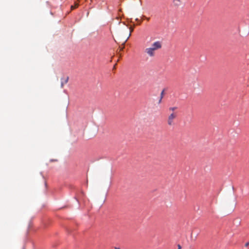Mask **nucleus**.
<instances>
[{
	"label": "nucleus",
	"mask_w": 249,
	"mask_h": 249,
	"mask_svg": "<svg viewBox=\"0 0 249 249\" xmlns=\"http://www.w3.org/2000/svg\"><path fill=\"white\" fill-rule=\"evenodd\" d=\"M161 100H162V99H161V98H160V99L159 100V103H160L161 102Z\"/></svg>",
	"instance_id": "10"
},
{
	"label": "nucleus",
	"mask_w": 249,
	"mask_h": 249,
	"mask_svg": "<svg viewBox=\"0 0 249 249\" xmlns=\"http://www.w3.org/2000/svg\"><path fill=\"white\" fill-rule=\"evenodd\" d=\"M132 31H133V29H131V30H130V33H131V32H132Z\"/></svg>",
	"instance_id": "13"
},
{
	"label": "nucleus",
	"mask_w": 249,
	"mask_h": 249,
	"mask_svg": "<svg viewBox=\"0 0 249 249\" xmlns=\"http://www.w3.org/2000/svg\"><path fill=\"white\" fill-rule=\"evenodd\" d=\"M163 95H164V90H162L160 93V98H161V99H162L163 97Z\"/></svg>",
	"instance_id": "7"
},
{
	"label": "nucleus",
	"mask_w": 249,
	"mask_h": 249,
	"mask_svg": "<svg viewBox=\"0 0 249 249\" xmlns=\"http://www.w3.org/2000/svg\"><path fill=\"white\" fill-rule=\"evenodd\" d=\"M161 47V43L159 41H157L154 42L150 47L146 48L145 50V52L148 56L153 57L155 55V51L160 49Z\"/></svg>",
	"instance_id": "1"
},
{
	"label": "nucleus",
	"mask_w": 249,
	"mask_h": 249,
	"mask_svg": "<svg viewBox=\"0 0 249 249\" xmlns=\"http://www.w3.org/2000/svg\"><path fill=\"white\" fill-rule=\"evenodd\" d=\"M249 245V242H248L246 244H245V247H247Z\"/></svg>",
	"instance_id": "9"
},
{
	"label": "nucleus",
	"mask_w": 249,
	"mask_h": 249,
	"mask_svg": "<svg viewBox=\"0 0 249 249\" xmlns=\"http://www.w3.org/2000/svg\"><path fill=\"white\" fill-rule=\"evenodd\" d=\"M123 48H121V50H123Z\"/></svg>",
	"instance_id": "14"
},
{
	"label": "nucleus",
	"mask_w": 249,
	"mask_h": 249,
	"mask_svg": "<svg viewBox=\"0 0 249 249\" xmlns=\"http://www.w3.org/2000/svg\"><path fill=\"white\" fill-rule=\"evenodd\" d=\"M178 249H181V247L180 245H178Z\"/></svg>",
	"instance_id": "8"
},
{
	"label": "nucleus",
	"mask_w": 249,
	"mask_h": 249,
	"mask_svg": "<svg viewBox=\"0 0 249 249\" xmlns=\"http://www.w3.org/2000/svg\"><path fill=\"white\" fill-rule=\"evenodd\" d=\"M69 80V77H66L63 78H61V87L63 88L64 85L67 84Z\"/></svg>",
	"instance_id": "3"
},
{
	"label": "nucleus",
	"mask_w": 249,
	"mask_h": 249,
	"mask_svg": "<svg viewBox=\"0 0 249 249\" xmlns=\"http://www.w3.org/2000/svg\"><path fill=\"white\" fill-rule=\"evenodd\" d=\"M177 109V107H171L169 108V110L172 111V112H175L174 110Z\"/></svg>",
	"instance_id": "5"
},
{
	"label": "nucleus",
	"mask_w": 249,
	"mask_h": 249,
	"mask_svg": "<svg viewBox=\"0 0 249 249\" xmlns=\"http://www.w3.org/2000/svg\"><path fill=\"white\" fill-rule=\"evenodd\" d=\"M78 7V4H75L74 6L72 5V6H71V9H75V8H76V7Z\"/></svg>",
	"instance_id": "6"
},
{
	"label": "nucleus",
	"mask_w": 249,
	"mask_h": 249,
	"mask_svg": "<svg viewBox=\"0 0 249 249\" xmlns=\"http://www.w3.org/2000/svg\"><path fill=\"white\" fill-rule=\"evenodd\" d=\"M177 112H172L167 118V122L169 126H173L175 124L174 120L177 117Z\"/></svg>",
	"instance_id": "2"
},
{
	"label": "nucleus",
	"mask_w": 249,
	"mask_h": 249,
	"mask_svg": "<svg viewBox=\"0 0 249 249\" xmlns=\"http://www.w3.org/2000/svg\"><path fill=\"white\" fill-rule=\"evenodd\" d=\"M173 2L175 6H178L180 5L181 0H173Z\"/></svg>",
	"instance_id": "4"
},
{
	"label": "nucleus",
	"mask_w": 249,
	"mask_h": 249,
	"mask_svg": "<svg viewBox=\"0 0 249 249\" xmlns=\"http://www.w3.org/2000/svg\"><path fill=\"white\" fill-rule=\"evenodd\" d=\"M115 249H121L118 248H117V247H115Z\"/></svg>",
	"instance_id": "11"
},
{
	"label": "nucleus",
	"mask_w": 249,
	"mask_h": 249,
	"mask_svg": "<svg viewBox=\"0 0 249 249\" xmlns=\"http://www.w3.org/2000/svg\"><path fill=\"white\" fill-rule=\"evenodd\" d=\"M130 35H131V33H130L129 35V36L128 37V38L130 36Z\"/></svg>",
	"instance_id": "12"
}]
</instances>
